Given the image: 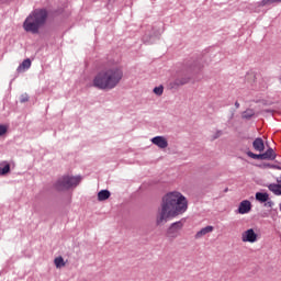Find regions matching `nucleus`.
<instances>
[{
	"instance_id": "1",
	"label": "nucleus",
	"mask_w": 281,
	"mask_h": 281,
	"mask_svg": "<svg viewBox=\"0 0 281 281\" xmlns=\"http://www.w3.org/2000/svg\"><path fill=\"white\" fill-rule=\"evenodd\" d=\"M188 212V199L181 192L173 191L162 198V202L156 214V224L164 225L170 218H177Z\"/></svg>"
},
{
	"instance_id": "2",
	"label": "nucleus",
	"mask_w": 281,
	"mask_h": 281,
	"mask_svg": "<svg viewBox=\"0 0 281 281\" xmlns=\"http://www.w3.org/2000/svg\"><path fill=\"white\" fill-rule=\"evenodd\" d=\"M124 78L122 67L113 64L100 70L93 79V87L103 91L115 89Z\"/></svg>"
},
{
	"instance_id": "3",
	"label": "nucleus",
	"mask_w": 281,
	"mask_h": 281,
	"mask_svg": "<svg viewBox=\"0 0 281 281\" xmlns=\"http://www.w3.org/2000/svg\"><path fill=\"white\" fill-rule=\"evenodd\" d=\"M49 12L47 9H34L23 22V30L31 34H38L41 27L47 23Z\"/></svg>"
},
{
	"instance_id": "4",
	"label": "nucleus",
	"mask_w": 281,
	"mask_h": 281,
	"mask_svg": "<svg viewBox=\"0 0 281 281\" xmlns=\"http://www.w3.org/2000/svg\"><path fill=\"white\" fill-rule=\"evenodd\" d=\"M80 181H82V178L80 176H77V177L61 176L55 182V188L56 190H58V192H63L65 190H71V188H76L77 186H79Z\"/></svg>"
},
{
	"instance_id": "5",
	"label": "nucleus",
	"mask_w": 281,
	"mask_h": 281,
	"mask_svg": "<svg viewBox=\"0 0 281 281\" xmlns=\"http://www.w3.org/2000/svg\"><path fill=\"white\" fill-rule=\"evenodd\" d=\"M181 229H183V222L178 221L176 223H172L167 231V236L169 238H178Z\"/></svg>"
},
{
	"instance_id": "6",
	"label": "nucleus",
	"mask_w": 281,
	"mask_h": 281,
	"mask_svg": "<svg viewBox=\"0 0 281 281\" xmlns=\"http://www.w3.org/2000/svg\"><path fill=\"white\" fill-rule=\"evenodd\" d=\"M243 243H256L258 240V234L254 231V228L247 229L241 234Z\"/></svg>"
},
{
	"instance_id": "7",
	"label": "nucleus",
	"mask_w": 281,
	"mask_h": 281,
	"mask_svg": "<svg viewBox=\"0 0 281 281\" xmlns=\"http://www.w3.org/2000/svg\"><path fill=\"white\" fill-rule=\"evenodd\" d=\"M251 212V202L249 200H244L239 203L238 214H249Z\"/></svg>"
},
{
	"instance_id": "8",
	"label": "nucleus",
	"mask_w": 281,
	"mask_h": 281,
	"mask_svg": "<svg viewBox=\"0 0 281 281\" xmlns=\"http://www.w3.org/2000/svg\"><path fill=\"white\" fill-rule=\"evenodd\" d=\"M151 143L158 148H168V140L164 136H156L151 138Z\"/></svg>"
},
{
	"instance_id": "9",
	"label": "nucleus",
	"mask_w": 281,
	"mask_h": 281,
	"mask_svg": "<svg viewBox=\"0 0 281 281\" xmlns=\"http://www.w3.org/2000/svg\"><path fill=\"white\" fill-rule=\"evenodd\" d=\"M212 232H214V226H206V227H203L201 231H199V232L195 234V238H196V239L203 238V236H207V234H212Z\"/></svg>"
},
{
	"instance_id": "10",
	"label": "nucleus",
	"mask_w": 281,
	"mask_h": 281,
	"mask_svg": "<svg viewBox=\"0 0 281 281\" xmlns=\"http://www.w3.org/2000/svg\"><path fill=\"white\" fill-rule=\"evenodd\" d=\"M252 148L258 153H262L265 150V140L262 138H256L252 143Z\"/></svg>"
},
{
	"instance_id": "11",
	"label": "nucleus",
	"mask_w": 281,
	"mask_h": 281,
	"mask_svg": "<svg viewBox=\"0 0 281 281\" xmlns=\"http://www.w3.org/2000/svg\"><path fill=\"white\" fill-rule=\"evenodd\" d=\"M263 160L272 161V159H276V151H273V148H269L267 151L261 154Z\"/></svg>"
},
{
	"instance_id": "12",
	"label": "nucleus",
	"mask_w": 281,
	"mask_h": 281,
	"mask_svg": "<svg viewBox=\"0 0 281 281\" xmlns=\"http://www.w3.org/2000/svg\"><path fill=\"white\" fill-rule=\"evenodd\" d=\"M32 67V60L30 58L24 59L22 64L18 67V71H25V69H30Z\"/></svg>"
},
{
	"instance_id": "13",
	"label": "nucleus",
	"mask_w": 281,
	"mask_h": 281,
	"mask_svg": "<svg viewBox=\"0 0 281 281\" xmlns=\"http://www.w3.org/2000/svg\"><path fill=\"white\" fill-rule=\"evenodd\" d=\"M110 198H111V191L109 190H101L98 193V201H106Z\"/></svg>"
},
{
	"instance_id": "14",
	"label": "nucleus",
	"mask_w": 281,
	"mask_h": 281,
	"mask_svg": "<svg viewBox=\"0 0 281 281\" xmlns=\"http://www.w3.org/2000/svg\"><path fill=\"white\" fill-rule=\"evenodd\" d=\"M256 200L259 201V203H267V201H269V194L262 193V192H257Z\"/></svg>"
},
{
	"instance_id": "15",
	"label": "nucleus",
	"mask_w": 281,
	"mask_h": 281,
	"mask_svg": "<svg viewBox=\"0 0 281 281\" xmlns=\"http://www.w3.org/2000/svg\"><path fill=\"white\" fill-rule=\"evenodd\" d=\"M272 3H281V0H261L258 2V7L265 8V5H271Z\"/></svg>"
},
{
	"instance_id": "16",
	"label": "nucleus",
	"mask_w": 281,
	"mask_h": 281,
	"mask_svg": "<svg viewBox=\"0 0 281 281\" xmlns=\"http://www.w3.org/2000/svg\"><path fill=\"white\" fill-rule=\"evenodd\" d=\"M54 262L57 269H63V267H65V259H63V257H56Z\"/></svg>"
},
{
	"instance_id": "17",
	"label": "nucleus",
	"mask_w": 281,
	"mask_h": 281,
	"mask_svg": "<svg viewBox=\"0 0 281 281\" xmlns=\"http://www.w3.org/2000/svg\"><path fill=\"white\" fill-rule=\"evenodd\" d=\"M254 115H256V112H254L251 109H248L243 113L241 117L244 120H250V117H254Z\"/></svg>"
},
{
	"instance_id": "18",
	"label": "nucleus",
	"mask_w": 281,
	"mask_h": 281,
	"mask_svg": "<svg viewBox=\"0 0 281 281\" xmlns=\"http://www.w3.org/2000/svg\"><path fill=\"white\" fill-rule=\"evenodd\" d=\"M269 190L273 192L274 194L280 195L281 194V186L280 184H270Z\"/></svg>"
},
{
	"instance_id": "19",
	"label": "nucleus",
	"mask_w": 281,
	"mask_h": 281,
	"mask_svg": "<svg viewBox=\"0 0 281 281\" xmlns=\"http://www.w3.org/2000/svg\"><path fill=\"white\" fill-rule=\"evenodd\" d=\"M248 157L251 159H260L263 160L262 154H254V151H247Z\"/></svg>"
},
{
	"instance_id": "20",
	"label": "nucleus",
	"mask_w": 281,
	"mask_h": 281,
	"mask_svg": "<svg viewBox=\"0 0 281 281\" xmlns=\"http://www.w3.org/2000/svg\"><path fill=\"white\" fill-rule=\"evenodd\" d=\"M154 93L156 95H162L164 94V86H159V87L154 88Z\"/></svg>"
},
{
	"instance_id": "21",
	"label": "nucleus",
	"mask_w": 281,
	"mask_h": 281,
	"mask_svg": "<svg viewBox=\"0 0 281 281\" xmlns=\"http://www.w3.org/2000/svg\"><path fill=\"white\" fill-rule=\"evenodd\" d=\"M10 172V165L7 164L4 167H0V175H8Z\"/></svg>"
},
{
	"instance_id": "22",
	"label": "nucleus",
	"mask_w": 281,
	"mask_h": 281,
	"mask_svg": "<svg viewBox=\"0 0 281 281\" xmlns=\"http://www.w3.org/2000/svg\"><path fill=\"white\" fill-rule=\"evenodd\" d=\"M222 135H223V131H221V130L216 131V132L211 136L212 142H214V139H218V137H221Z\"/></svg>"
},
{
	"instance_id": "23",
	"label": "nucleus",
	"mask_w": 281,
	"mask_h": 281,
	"mask_svg": "<svg viewBox=\"0 0 281 281\" xmlns=\"http://www.w3.org/2000/svg\"><path fill=\"white\" fill-rule=\"evenodd\" d=\"M8 133V127L5 125H0V137Z\"/></svg>"
},
{
	"instance_id": "24",
	"label": "nucleus",
	"mask_w": 281,
	"mask_h": 281,
	"mask_svg": "<svg viewBox=\"0 0 281 281\" xmlns=\"http://www.w3.org/2000/svg\"><path fill=\"white\" fill-rule=\"evenodd\" d=\"M266 207H273V202L272 201H267L266 202Z\"/></svg>"
},
{
	"instance_id": "25",
	"label": "nucleus",
	"mask_w": 281,
	"mask_h": 281,
	"mask_svg": "<svg viewBox=\"0 0 281 281\" xmlns=\"http://www.w3.org/2000/svg\"><path fill=\"white\" fill-rule=\"evenodd\" d=\"M235 106H236V109H240V103H238V101H236Z\"/></svg>"
},
{
	"instance_id": "26",
	"label": "nucleus",
	"mask_w": 281,
	"mask_h": 281,
	"mask_svg": "<svg viewBox=\"0 0 281 281\" xmlns=\"http://www.w3.org/2000/svg\"><path fill=\"white\" fill-rule=\"evenodd\" d=\"M21 102H27V98H22Z\"/></svg>"
},
{
	"instance_id": "27",
	"label": "nucleus",
	"mask_w": 281,
	"mask_h": 281,
	"mask_svg": "<svg viewBox=\"0 0 281 281\" xmlns=\"http://www.w3.org/2000/svg\"><path fill=\"white\" fill-rule=\"evenodd\" d=\"M187 82H188V80L181 81L180 85H186Z\"/></svg>"
}]
</instances>
